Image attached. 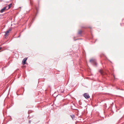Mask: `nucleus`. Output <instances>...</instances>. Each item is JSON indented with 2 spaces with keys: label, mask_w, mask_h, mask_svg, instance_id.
I'll use <instances>...</instances> for the list:
<instances>
[{
  "label": "nucleus",
  "mask_w": 124,
  "mask_h": 124,
  "mask_svg": "<svg viewBox=\"0 0 124 124\" xmlns=\"http://www.w3.org/2000/svg\"><path fill=\"white\" fill-rule=\"evenodd\" d=\"M84 96L86 99H88L90 98V96L87 93H85L84 94Z\"/></svg>",
  "instance_id": "obj_1"
},
{
  "label": "nucleus",
  "mask_w": 124,
  "mask_h": 124,
  "mask_svg": "<svg viewBox=\"0 0 124 124\" xmlns=\"http://www.w3.org/2000/svg\"><path fill=\"white\" fill-rule=\"evenodd\" d=\"M11 29H9V30L5 32V37H6L8 35V34L9 33V32L10 31H11Z\"/></svg>",
  "instance_id": "obj_3"
},
{
  "label": "nucleus",
  "mask_w": 124,
  "mask_h": 124,
  "mask_svg": "<svg viewBox=\"0 0 124 124\" xmlns=\"http://www.w3.org/2000/svg\"><path fill=\"white\" fill-rule=\"evenodd\" d=\"M12 5V4L11 3L8 5V8L7 9H8L11 7Z\"/></svg>",
  "instance_id": "obj_6"
},
{
  "label": "nucleus",
  "mask_w": 124,
  "mask_h": 124,
  "mask_svg": "<svg viewBox=\"0 0 124 124\" xmlns=\"http://www.w3.org/2000/svg\"><path fill=\"white\" fill-rule=\"evenodd\" d=\"M7 7V6L6 7H5L3 8L0 11L1 12V13H2L6 9V8Z\"/></svg>",
  "instance_id": "obj_5"
},
{
  "label": "nucleus",
  "mask_w": 124,
  "mask_h": 124,
  "mask_svg": "<svg viewBox=\"0 0 124 124\" xmlns=\"http://www.w3.org/2000/svg\"><path fill=\"white\" fill-rule=\"evenodd\" d=\"M90 62L91 63L95 64H96L95 60L93 59H91L90 60Z\"/></svg>",
  "instance_id": "obj_2"
},
{
  "label": "nucleus",
  "mask_w": 124,
  "mask_h": 124,
  "mask_svg": "<svg viewBox=\"0 0 124 124\" xmlns=\"http://www.w3.org/2000/svg\"><path fill=\"white\" fill-rule=\"evenodd\" d=\"M100 73L101 74H103V70H100Z\"/></svg>",
  "instance_id": "obj_7"
},
{
  "label": "nucleus",
  "mask_w": 124,
  "mask_h": 124,
  "mask_svg": "<svg viewBox=\"0 0 124 124\" xmlns=\"http://www.w3.org/2000/svg\"><path fill=\"white\" fill-rule=\"evenodd\" d=\"M2 48L1 47H0V50Z\"/></svg>",
  "instance_id": "obj_11"
},
{
  "label": "nucleus",
  "mask_w": 124,
  "mask_h": 124,
  "mask_svg": "<svg viewBox=\"0 0 124 124\" xmlns=\"http://www.w3.org/2000/svg\"><path fill=\"white\" fill-rule=\"evenodd\" d=\"M82 32V31H79L78 32V33L79 34H80Z\"/></svg>",
  "instance_id": "obj_8"
},
{
  "label": "nucleus",
  "mask_w": 124,
  "mask_h": 124,
  "mask_svg": "<svg viewBox=\"0 0 124 124\" xmlns=\"http://www.w3.org/2000/svg\"><path fill=\"white\" fill-rule=\"evenodd\" d=\"M27 59V58H25L23 60L22 63L23 65H24L26 63V61Z\"/></svg>",
  "instance_id": "obj_4"
},
{
  "label": "nucleus",
  "mask_w": 124,
  "mask_h": 124,
  "mask_svg": "<svg viewBox=\"0 0 124 124\" xmlns=\"http://www.w3.org/2000/svg\"><path fill=\"white\" fill-rule=\"evenodd\" d=\"M31 121H29V123H31Z\"/></svg>",
  "instance_id": "obj_10"
},
{
  "label": "nucleus",
  "mask_w": 124,
  "mask_h": 124,
  "mask_svg": "<svg viewBox=\"0 0 124 124\" xmlns=\"http://www.w3.org/2000/svg\"><path fill=\"white\" fill-rule=\"evenodd\" d=\"M71 116V117L72 118V119L73 118H74V117H75V116L74 115H73L72 116Z\"/></svg>",
  "instance_id": "obj_9"
}]
</instances>
